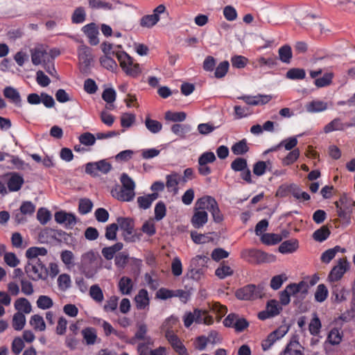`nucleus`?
<instances>
[{
	"label": "nucleus",
	"mask_w": 355,
	"mask_h": 355,
	"mask_svg": "<svg viewBox=\"0 0 355 355\" xmlns=\"http://www.w3.org/2000/svg\"><path fill=\"white\" fill-rule=\"evenodd\" d=\"M329 295V291L327 286L320 284L317 286L315 293V300L318 302H323L326 300Z\"/></svg>",
	"instance_id": "nucleus-50"
},
{
	"label": "nucleus",
	"mask_w": 355,
	"mask_h": 355,
	"mask_svg": "<svg viewBox=\"0 0 355 355\" xmlns=\"http://www.w3.org/2000/svg\"><path fill=\"white\" fill-rule=\"evenodd\" d=\"M47 250L43 247H31L26 251V257L28 260L40 259L39 256L47 254Z\"/></svg>",
	"instance_id": "nucleus-31"
},
{
	"label": "nucleus",
	"mask_w": 355,
	"mask_h": 355,
	"mask_svg": "<svg viewBox=\"0 0 355 355\" xmlns=\"http://www.w3.org/2000/svg\"><path fill=\"white\" fill-rule=\"evenodd\" d=\"M282 240L281 235L274 233H264L261 236V241L266 245H275Z\"/></svg>",
	"instance_id": "nucleus-43"
},
{
	"label": "nucleus",
	"mask_w": 355,
	"mask_h": 355,
	"mask_svg": "<svg viewBox=\"0 0 355 355\" xmlns=\"http://www.w3.org/2000/svg\"><path fill=\"white\" fill-rule=\"evenodd\" d=\"M229 67L230 64L227 61H223L220 62L216 68L214 76L216 78H223L227 74Z\"/></svg>",
	"instance_id": "nucleus-63"
},
{
	"label": "nucleus",
	"mask_w": 355,
	"mask_h": 355,
	"mask_svg": "<svg viewBox=\"0 0 355 355\" xmlns=\"http://www.w3.org/2000/svg\"><path fill=\"white\" fill-rule=\"evenodd\" d=\"M71 284V277L67 274H62L58 278V285L61 291H66L70 288Z\"/></svg>",
	"instance_id": "nucleus-62"
},
{
	"label": "nucleus",
	"mask_w": 355,
	"mask_h": 355,
	"mask_svg": "<svg viewBox=\"0 0 355 355\" xmlns=\"http://www.w3.org/2000/svg\"><path fill=\"white\" fill-rule=\"evenodd\" d=\"M236 297L241 300H254L262 297L264 295L263 287L253 284L247 285L236 291Z\"/></svg>",
	"instance_id": "nucleus-4"
},
{
	"label": "nucleus",
	"mask_w": 355,
	"mask_h": 355,
	"mask_svg": "<svg viewBox=\"0 0 355 355\" xmlns=\"http://www.w3.org/2000/svg\"><path fill=\"white\" fill-rule=\"evenodd\" d=\"M158 197L159 194L157 193L139 196L137 198L138 206L140 209H147L151 206L152 203L158 198Z\"/></svg>",
	"instance_id": "nucleus-24"
},
{
	"label": "nucleus",
	"mask_w": 355,
	"mask_h": 355,
	"mask_svg": "<svg viewBox=\"0 0 355 355\" xmlns=\"http://www.w3.org/2000/svg\"><path fill=\"white\" fill-rule=\"evenodd\" d=\"M232 152L235 155H241L246 153L249 150L247 140L243 139L235 143L231 148Z\"/></svg>",
	"instance_id": "nucleus-40"
},
{
	"label": "nucleus",
	"mask_w": 355,
	"mask_h": 355,
	"mask_svg": "<svg viewBox=\"0 0 355 355\" xmlns=\"http://www.w3.org/2000/svg\"><path fill=\"white\" fill-rule=\"evenodd\" d=\"M300 155V150L298 148H295L290 151L286 156L282 159V164L284 166H290L298 159Z\"/></svg>",
	"instance_id": "nucleus-49"
},
{
	"label": "nucleus",
	"mask_w": 355,
	"mask_h": 355,
	"mask_svg": "<svg viewBox=\"0 0 355 355\" xmlns=\"http://www.w3.org/2000/svg\"><path fill=\"white\" fill-rule=\"evenodd\" d=\"M166 12L164 4H159L153 11L152 14L144 15L139 20V25L144 28H151L160 20L161 15Z\"/></svg>",
	"instance_id": "nucleus-5"
},
{
	"label": "nucleus",
	"mask_w": 355,
	"mask_h": 355,
	"mask_svg": "<svg viewBox=\"0 0 355 355\" xmlns=\"http://www.w3.org/2000/svg\"><path fill=\"white\" fill-rule=\"evenodd\" d=\"M349 291L342 284H336L331 286V300L334 302L341 303L347 299Z\"/></svg>",
	"instance_id": "nucleus-13"
},
{
	"label": "nucleus",
	"mask_w": 355,
	"mask_h": 355,
	"mask_svg": "<svg viewBox=\"0 0 355 355\" xmlns=\"http://www.w3.org/2000/svg\"><path fill=\"white\" fill-rule=\"evenodd\" d=\"M83 32L87 35L91 45L95 46L99 43L98 37V30L94 23H90L82 28Z\"/></svg>",
	"instance_id": "nucleus-17"
},
{
	"label": "nucleus",
	"mask_w": 355,
	"mask_h": 355,
	"mask_svg": "<svg viewBox=\"0 0 355 355\" xmlns=\"http://www.w3.org/2000/svg\"><path fill=\"white\" fill-rule=\"evenodd\" d=\"M286 288L291 296L296 297L297 299L303 300L308 294L309 286L306 282L301 281L297 284H290L286 286Z\"/></svg>",
	"instance_id": "nucleus-8"
},
{
	"label": "nucleus",
	"mask_w": 355,
	"mask_h": 355,
	"mask_svg": "<svg viewBox=\"0 0 355 355\" xmlns=\"http://www.w3.org/2000/svg\"><path fill=\"white\" fill-rule=\"evenodd\" d=\"M101 64L107 70L114 71L116 67V62L111 58V55H103L100 58Z\"/></svg>",
	"instance_id": "nucleus-64"
},
{
	"label": "nucleus",
	"mask_w": 355,
	"mask_h": 355,
	"mask_svg": "<svg viewBox=\"0 0 355 355\" xmlns=\"http://www.w3.org/2000/svg\"><path fill=\"white\" fill-rule=\"evenodd\" d=\"M16 313H23L24 315L28 314L32 311V306L30 302L25 297L17 299L14 303Z\"/></svg>",
	"instance_id": "nucleus-22"
},
{
	"label": "nucleus",
	"mask_w": 355,
	"mask_h": 355,
	"mask_svg": "<svg viewBox=\"0 0 355 355\" xmlns=\"http://www.w3.org/2000/svg\"><path fill=\"white\" fill-rule=\"evenodd\" d=\"M81 334L87 345H94L97 339L96 331L93 327H86L81 331Z\"/></svg>",
	"instance_id": "nucleus-29"
},
{
	"label": "nucleus",
	"mask_w": 355,
	"mask_h": 355,
	"mask_svg": "<svg viewBox=\"0 0 355 355\" xmlns=\"http://www.w3.org/2000/svg\"><path fill=\"white\" fill-rule=\"evenodd\" d=\"M207 269L196 267H189L187 275L195 281L200 280L204 277Z\"/></svg>",
	"instance_id": "nucleus-58"
},
{
	"label": "nucleus",
	"mask_w": 355,
	"mask_h": 355,
	"mask_svg": "<svg viewBox=\"0 0 355 355\" xmlns=\"http://www.w3.org/2000/svg\"><path fill=\"white\" fill-rule=\"evenodd\" d=\"M346 123H343L339 118L334 119L324 127V132L329 133L334 131L347 129Z\"/></svg>",
	"instance_id": "nucleus-32"
},
{
	"label": "nucleus",
	"mask_w": 355,
	"mask_h": 355,
	"mask_svg": "<svg viewBox=\"0 0 355 355\" xmlns=\"http://www.w3.org/2000/svg\"><path fill=\"white\" fill-rule=\"evenodd\" d=\"M306 76V72L303 69L292 68L286 74V77L290 80H302Z\"/></svg>",
	"instance_id": "nucleus-51"
},
{
	"label": "nucleus",
	"mask_w": 355,
	"mask_h": 355,
	"mask_svg": "<svg viewBox=\"0 0 355 355\" xmlns=\"http://www.w3.org/2000/svg\"><path fill=\"white\" fill-rule=\"evenodd\" d=\"M349 269V263L345 258L340 259L336 265L331 270L327 280L331 283H334L342 279L345 273Z\"/></svg>",
	"instance_id": "nucleus-6"
},
{
	"label": "nucleus",
	"mask_w": 355,
	"mask_h": 355,
	"mask_svg": "<svg viewBox=\"0 0 355 355\" xmlns=\"http://www.w3.org/2000/svg\"><path fill=\"white\" fill-rule=\"evenodd\" d=\"M277 64V59L272 57L266 58L263 56H261L253 62V65L254 68H262L264 66H266L269 69H272L275 67Z\"/></svg>",
	"instance_id": "nucleus-26"
},
{
	"label": "nucleus",
	"mask_w": 355,
	"mask_h": 355,
	"mask_svg": "<svg viewBox=\"0 0 355 355\" xmlns=\"http://www.w3.org/2000/svg\"><path fill=\"white\" fill-rule=\"evenodd\" d=\"M346 250L338 245L324 251L321 255L322 262L329 263L336 255L338 252H345Z\"/></svg>",
	"instance_id": "nucleus-28"
},
{
	"label": "nucleus",
	"mask_w": 355,
	"mask_h": 355,
	"mask_svg": "<svg viewBox=\"0 0 355 355\" xmlns=\"http://www.w3.org/2000/svg\"><path fill=\"white\" fill-rule=\"evenodd\" d=\"M334 77L333 73H325L322 77L315 80V85L318 87H324L331 84Z\"/></svg>",
	"instance_id": "nucleus-60"
},
{
	"label": "nucleus",
	"mask_w": 355,
	"mask_h": 355,
	"mask_svg": "<svg viewBox=\"0 0 355 355\" xmlns=\"http://www.w3.org/2000/svg\"><path fill=\"white\" fill-rule=\"evenodd\" d=\"M54 217L58 223L63 225L67 229L73 228L77 222L74 214L64 211H57Z\"/></svg>",
	"instance_id": "nucleus-10"
},
{
	"label": "nucleus",
	"mask_w": 355,
	"mask_h": 355,
	"mask_svg": "<svg viewBox=\"0 0 355 355\" xmlns=\"http://www.w3.org/2000/svg\"><path fill=\"white\" fill-rule=\"evenodd\" d=\"M64 235L65 232L62 230L46 228L40 232L37 239L40 243H51L55 241H59Z\"/></svg>",
	"instance_id": "nucleus-7"
},
{
	"label": "nucleus",
	"mask_w": 355,
	"mask_h": 355,
	"mask_svg": "<svg viewBox=\"0 0 355 355\" xmlns=\"http://www.w3.org/2000/svg\"><path fill=\"white\" fill-rule=\"evenodd\" d=\"M24 270L28 277L35 282L46 280L49 275L48 269L41 259L28 260Z\"/></svg>",
	"instance_id": "nucleus-2"
},
{
	"label": "nucleus",
	"mask_w": 355,
	"mask_h": 355,
	"mask_svg": "<svg viewBox=\"0 0 355 355\" xmlns=\"http://www.w3.org/2000/svg\"><path fill=\"white\" fill-rule=\"evenodd\" d=\"M266 257V254L260 250L250 249L244 250L241 252V257L248 261H253L254 259H263Z\"/></svg>",
	"instance_id": "nucleus-33"
},
{
	"label": "nucleus",
	"mask_w": 355,
	"mask_h": 355,
	"mask_svg": "<svg viewBox=\"0 0 355 355\" xmlns=\"http://www.w3.org/2000/svg\"><path fill=\"white\" fill-rule=\"evenodd\" d=\"M215 198L211 196H204L199 198L196 202V210H207L214 202Z\"/></svg>",
	"instance_id": "nucleus-35"
},
{
	"label": "nucleus",
	"mask_w": 355,
	"mask_h": 355,
	"mask_svg": "<svg viewBox=\"0 0 355 355\" xmlns=\"http://www.w3.org/2000/svg\"><path fill=\"white\" fill-rule=\"evenodd\" d=\"M26 316L23 313H15L12 319V325L15 330L21 331L26 324Z\"/></svg>",
	"instance_id": "nucleus-34"
},
{
	"label": "nucleus",
	"mask_w": 355,
	"mask_h": 355,
	"mask_svg": "<svg viewBox=\"0 0 355 355\" xmlns=\"http://www.w3.org/2000/svg\"><path fill=\"white\" fill-rule=\"evenodd\" d=\"M145 125L146 128L152 133L157 134L161 131L162 128V123L154 119H151L149 117H147L145 120Z\"/></svg>",
	"instance_id": "nucleus-52"
},
{
	"label": "nucleus",
	"mask_w": 355,
	"mask_h": 355,
	"mask_svg": "<svg viewBox=\"0 0 355 355\" xmlns=\"http://www.w3.org/2000/svg\"><path fill=\"white\" fill-rule=\"evenodd\" d=\"M298 342H291L286 346L283 355H303Z\"/></svg>",
	"instance_id": "nucleus-57"
},
{
	"label": "nucleus",
	"mask_w": 355,
	"mask_h": 355,
	"mask_svg": "<svg viewBox=\"0 0 355 355\" xmlns=\"http://www.w3.org/2000/svg\"><path fill=\"white\" fill-rule=\"evenodd\" d=\"M299 248L297 239H290L282 242L279 246V252L282 254H290L295 252Z\"/></svg>",
	"instance_id": "nucleus-23"
},
{
	"label": "nucleus",
	"mask_w": 355,
	"mask_h": 355,
	"mask_svg": "<svg viewBox=\"0 0 355 355\" xmlns=\"http://www.w3.org/2000/svg\"><path fill=\"white\" fill-rule=\"evenodd\" d=\"M36 304L40 309L46 310L53 306V301L48 295H40L36 301Z\"/></svg>",
	"instance_id": "nucleus-48"
},
{
	"label": "nucleus",
	"mask_w": 355,
	"mask_h": 355,
	"mask_svg": "<svg viewBox=\"0 0 355 355\" xmlns=\"http://www.w3.org/2000/svg\"><path fill=\"white\" fill-rule=\"evenodd\" d=\"M136 116L132 113H124L121 116V125L123 128V132L125 129L130 128L135 123Z\"/></svg>",
	"instance_id": "nucleus-41"
},
{
	"label": "nucleus",
	"mask_w": 355,
	"mask_h": 355,
	"mask_svg": "<svg viewBox=\"0 0 355 355\" xmlns=\"http://www.w3.org/2000/svg\"><path fill=\"white\" fill-rule=\"evenodd\" d=\"M123 245L121 242L116 243L112 246L105 247L102 249V254L107 260H111L114 257L115 254L122 250Z\"/></svg>",
	"instance_id": "nucleus-27"
},
{
	"label": "nucleus",
	"mask_w": 355,
	"mask_h": 355,
	"mask_svg": "<svg viewBox=\"0 0 355 355\" xmlns=\"http://www.w3.org/2000/svg\"><path fill=\"white\" fill-rule=\"evenodd\" d=\"M29 323L36 331H43L46 329V324L44 318L38 315L35 314L31 317Z\"/></svg>",
	"instance_id": "nucleus-38"
},
{
	"label": "nucleus",
	"mask_w": 355,
	"mask_h": 355,
	"mask_svg": "<svg viewBox=\"0 0 355 355\" xmlns=\"http://www.w3.org/2000/svg\"><path fill=\"white\" fill-rule=\"evenodd\" d=\"M209 260V257L205 255H196L191 259L189 266L207 269Z\"/></svg>",
	"instance_id": "nucleus-44"
},
{
	"label": "nucleus",
	"mask_w": 355,
	"mask_h": 355,
	"mask_svg": "<svg viewBox=\"0 0 355 355\" xmlns=\"http://www.w3.org/2000/svg\"><path fill=\"white\" fill-rule=\"evenodd\" d=\"M282 310V306L276 300H270L267 302L266 310L259 313L258 318L264 320L279 314Z\"/></svg>",
	"instance_id": "nucleus-9"
},
{
	"label": "nucleus",
	"mask_w": 355,
	"mask_h": 355,
	"mask_svg": "<svg viewBox=\"0 0 355 355\" xmlns=\"http://www.w3.org/2000/svg\"><path fill=\"white\" fill-rule=\"evenodd\" d=\"M328 107L327 103L314 100L306 105V110L309 113H316L325 111Z\"/></svg>",
	"instance_id": "nucleus-25"
},
{
	"label": "nucleus",
	"mask_w": 355,
	"mask_h": 355,
	"mask_svg": "<svg viewBox=\"0 0 355 355\" xmlns=\"http://www.w3.org/2000/svg\"><path fill=\"white\" fill-rule=\"evenodd\" d=\"M347 202V198H341L339 202H336L338 215L339 217L343 218L344 219L348 218L349 217L350 214L352 213L351 208L345 209V207L344 206V203Z\"/></svg>",
	"instance_id": "nucleus-37"
},
{
	"label": "nucleus",
	"mask_w": 355,
	"mask_h": 355,
	"mask_svg": "<svg viewBox=\"0 0 355 355\" xmlns=\"http://www.w3.org/2000/svg\"><path fill=\"white\" fill-rule=\"evenodd\" d=\"M7 181L8 189L10 192H16L21 189L22 187L24 180L21 175L18 173H10Z\"/></svg>",
	"instance_id": "nucleus-14"
},
{
	"label": "nucleus",
	"mask_w": 355,
	"mask_h": 355,
	"mask_svg": "<svg viewBox=\"0 0 355 355\" xmlns=\"http://www.w3.org/2000/svg\"><path fill=\"white\" fill-rule=\"evenodd\" d=\"M89 295L95 302L98 303H101L104 299L103 291L97 284L92 285L90 287Z\"/></svg>",
	"instance_id": "nucleus-53"
},
{
	"label": "nucleus",
	"mask_w": 355,
	"mask_h": 355,
	"mask_svg": "<svg viewBox=\"0 0 355 355\" xmlns=\"http://www.w3.org/2000/svg\"><path fill=\"white\" fill-rule=\"evenodd\" d=\"M96 135H94L89 132H84L78 137V141L80 143V144L85 146H94L96 143Z\"/></svg>",
	"instance_id": "nucleus-46"
},
{
	"label": "nucleus",
	"mask_w": 355,
	"mask_h": 355,
	"mask_svg": "<svg viewBox=\"0 0 355 355\" xmlns=\"http://www.w3.org/2000/svg\"><path fill=\"white\" fill-rule=\"evenodd\" d=\"M208 221V214L205 210H195L191 218L192 225L197 229L202 227Z\"/></svg>",
	"instance_id": "nucleus-20"
},
{
	"label": "nucleus",
	"mask_w": 355,
	"mask_h": 355,
	"mask_svg": "<svg viewBox=\"0 0 355 355\" xmlns=\"http://www.w3.org/2000/svg\"><path fill=\"white\" fill-rule=\"evenodd\" d=\"M233 273V269H232L230 266L225 265L224 263H220L215 270L216 276L220 279L232 276Z\"/></svg>",
	"instance_id": "nucleus-42"
},
{
	"label": "nucleus",
	"mask_w": 355,
	"mask_h": 355,
	"mask_svg": "<svg viewBox=\"0 0 355 355\" xmlns=\"http://www.w3.org/2000/svg\"><path fill=\"white\" fill-rule=\"evenodd\" d=\"M279 60L286 64L291 62L293 57L291 47L288 45H284L278 50Z\"/></svg>",
	"instance_id": "nucleus-36"
},
{
	"label": "nucleus",
	"mask_w": 355,
	"mask_h": 355,
	"mask_svg": "<svg viewBox=\"0 0 355 355\" xmlns=\"http://www.w3.org/2000/svg\"><path fill=\"white\" fill-rule=\"evenodd\" d=\"M120 66L126 75L137 78L141 73V68L139 64L135 62L132 57L127 53L122 51L116 53Z\"/></svg>",
	"instance_id": "nucleus-3"
},
{
	"label": "nucleus",
	"mask_w": 355,
	"mask_h": 355,
	"mask_svg": "<svg viewBox=\"0 0 355 355\" xmlns=\"http://www.w3.org/2000/svg\"><path fill=\"white\" fill-rule=\"evenodd\" d=\"M133 284L132 279L127 277L121 278L119 282V288L123 295H129L132 290Z\"/></svg>",
	"instance_id": "nucleus-39"
},
{
	"label": "nucleus",
	"mask_w": 355,
	"mask_h": 355,
	"mask_svg": "<svg viewBox=\"0 0 355 355\" xmlns=\"http://www.w3.org/2000/svg\"><path fill=\"white\" fill-rule=\"evenodd\" d=\"M3 96L8 99L11 103L16 105H20L21 98L19 92L13 87L7 86L3 89Z\"/></svg>",
	"instance_id": "nucleus-21"
},
{
	"label": "nucleus",
	"mask_w": 355,
	"mask_h": 355,
	"mask_svg": "<svg viewBox=\"0 0 355 355\" xmlns=\"http://www.w3.org/2000/svg\"><path fill=\"white\" fill-rule=\"evenodd\" d=\"M31 60L34 65H39L42 63L46 51L41 48H35L31 51Z\"/></svg>",
	"instance_id": "nucleus-47"
},
{
	"label": "nucleus",
	"mask_w": 355,
	"mask_h": 355,
	"mask_svg": "<svg viewBox=\"0 0 355 355\" xmlns=\"http://www.w3.org/2000/svg\"><path fill=\"white\" fill-rule=\"evenodd\" d=\"M136 308L138 310H148L150 305V297L147 290L140 289L135 297Z\"/></svg>",
	"instance_id": "nucleus-15"
},
{
	"label": "nucleus",
	"mask_w": 355,
	"mask_h": 355,
	"mask_svg": "<svg viewBox=\"0 0 355 355\" xmlns=\"http://www.w3.org/2000/svg\"><path fill=\"white\" fill-rule=\"evenodd\" d=\"M179 179V175L177 173H173L166 175V187L168 189V191L173 192L175 194L178 193Z\"/></svg>",
	"instance_id": "nucleus-30"
},
{
	"label": "nucleus",
	"mask_w": 355,
	"mask_h": 355,
	"mask_svg": "<svg viewBox=\"0 0 355 355\" xmlns=\"http://www.w3.org/2000/svg\"><path fill=\"white\" fill-rule=\"evenodd\" d=\"M147 326L145 324H141L138 326V329L132 339V343H135L137 340H143L145 344L153 345V340L149 336H147Z\"/></svg>",
	"instance_id": "nucleus-19"
},
{
	"label": "nucleus",
	"mask_w": 355,
	"mask_h": 355,
	"mask_svg": "<svg viewBox=\"0 0 355 355\" xmlns=\"http://www.w3.org/2000/svg\"><path fill=\"white\" fill-rule=\"evenodd\" d=\"M191 130V126L189 125H182L175 123L172 125L171 131L181 138H184L185 135Z\"/></svg>",
	"instance_id": "nucleus-56"
},
{
	"label": "nucleus",
	"mask_w": 355,
	"mask_h": 355,
	"mask_svg": "<svg viewBox=\"0 0 355 355\" xmlns=\"http://www.w3.org/2000/svg\"><path fill=\"white\" fill-rule=\"evenodd\" d=\"M155 220L159 221L162 220L166 214L165 204L162 201L158 202L155 207Z\"/></svg>",
	"instance_id": "nucleus-61"
},
{
	"label": "nucleus",
	"mask_w": 355,
	"mask_h": 355,
	"mask_svg": "<svg viewBox=\"0 0 355 355\" xmlns=\"http://www.w3.org/2000/svg\"><path fill=\"white\" fill-rule=\"evenodd\" d=\"M271 95L258 94L256 96L244 95L237 97L238 99L243 100L249 105H262L268 103L272 99Z\"/></svg>",
	"instance_id": "nucleus-11"
},
{
	"label": "nucleus",
	"mask_w": 355,
	"mask_h": 355,
	"mask_svg": "<svg viewBox=\"0 0 355 355\" xmlns=\"http://www.w3.org/2000/svg\"><path fill=\"white\" fill-rule=\"evenodd\" d=\"M288 329L282 327L270 333L267 338L262 342L263 349L264 351L268 350L277 340L284 337Z\"/></svg>",
	"instance_id": "nucleus-12"
},
{
	"label": "nucleus",
	"mask_w": 355,
	"mask_h": 355,
	"mask_svg": "<svg viewBox=\"0 0 355 355\" xmlns=\"http://www.w3.org/2000/svg\"><path fill=\"white\" fill-rule=\"evenodd\" d=\"M187 114L184 112H173L168 111L165 113V119L174 122H182L186 119Z\"/></svg>",
	"instance_id": "nucleus-55"
},
{
	"label": "nucleus",
	"mask_w": 355,
	"mask_h": 355,
	"mask_svg": "<svg viewBox=\"0 0 355 355\" xmlns=\"http://www.w3.org/2000/svg\"><path fill=\"white\" fill-rule=\"evenodd\" d=\"M121 187L119 190H112L113 197L123 202L132 201L135 196V182L126 173H122L120 178Z\"/></svg>",
	"instance_id": "nucleus-1"
},
{
	"label": "nucleus",
	"mask_w": 355,
	"mask_h": 355,
	"mask_svg": "<svg viewBox=\"0 0 355 355\" xmlns=\"http://www.w3.org/2000/svg\"><path fill=\"white\" fill-rule=\"evenodd\" d=\"M116 220L119 228L123 232L124 239L128 240V236L132 235L133 232V220L129 218L123 217H119Z\"/></svg>",
	"instance_id": "nucleus-18"
},
{
	"label": "nucleus",
	"mask_w": 355,
	"mask_h": 355,
	"mask_svg": "<svg viewBox=\"0 0 355 355\" xmlns=\"http://www.w3.org/2000/svg\"><path fill=\"white\" fill-rule=\"evenodd\" d=\"M208 211L211 213L213 220L215 223H220L223 220V216L221 214L216 200L211 205Z\"/></svg>",
	"instance_id": "nucleus-59"
},
{
	"label": "nucleus",
	"mask_w": 355,
	"mask_h": 355,
	"mask_svg": "<svg viewBox=\"0 0 355 355\" xmlns=\"http://www.w3.org/2000/svg\"><path fill=\"white\" fill-rule=\"evenodd\" d=\"M330 235V231L326 226H322L320 229L315 230L313 234V238L318 242H323Z\"/></svg>",
	"instance_id": "nucleus-54"
},
{
	"label": "nucleus",
	"mask_w": 355,
	"mask_h": 355,
	"mask_svg": "<svg viewBox=\"0 0 355 355\" xmlns=\"http://www.w3.org/2000/svg\"><path fill=\"white\" fill-rule=\"evenodd\" d=\"M289 189L293 196L297 200L305 201L311 198L308 193L302 191L300 188L295 184H291L289 187Z\"/></svg>",
	"instance_id": "nucleus-45"
},
{
	"label": "nucleus",
	"mask_w": 355,
	"mask_h": 355,
	"mask_svg": "<svg viewBox=\"0 0 355 355\" xmlns=\"http://www.w3.org/2000/svg\"><path fill=\"white\" fill-rule=\"evenodd\" d=\"M78 55L80 63L84 64L86 68L91 65L93 61V55L92 49L89 46L85 44L80 45L78 49Z\"/></svg>",
	"instance_id": "nucleus-16"
}]
</instances>
